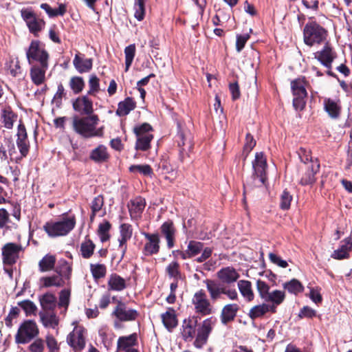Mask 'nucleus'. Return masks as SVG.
I'll list each match as a JSON object with an SVG mask.
<instances>
[{
    "mask_svg": "<svg viewBox=\"0 0 352 352\" xmlns=\"http://www.w3.org/2000/svg\"><path fill=\"white\" fill-rule=\"evenodd\" d=\"M99 118L97 115L83 118H74L72 122L74 130L85 138L102 137L103 135V126L97 128Z\"/></svg>",
    "mask_w": 352,
    "mask_h": 352,
    "instance_id": "1",
    "label": "nucleus"
},
{
    "mask_svg": "<svg viewBox=\"0 0 352 352\" xmlns=\"http://www.w3.org/2000/svg\"><path fill=\"white\" fill-rule=\"evenodd\" d=\"M252 166L254 170V175L249 181L246 182V184H244V201H245V195L254 186L258 187L263 185L266 180L267 160L263 153L260 152L256 153L255 159L252 162Z\"/></svg>",
    "mask_w": 352,
    "mask_h": 352,
    "instance_id": "2",
    "label": "nucleus"
},
{
    "mask_svg": "<svg viewBox=\"0 0 352 352\" xmlns=\"http://www.w3.org/2000/svg\"><path fill=\"white\" fill-rule=\"evenodd\" d=\"M76 226L74 216H63L58 221H50L43 226V229L51 237L63 236L69 233Z\"/></svg>",
    "mask_w": 352,
    "mask_h": 352,
    "instance_id": "3",
    "label": "nucleus"
},
{
    "mask_svg": "<svg viewBox=\"0 0 352 352\" xmlns=\"http://www.w3.org/2000/svg\"><path fill=\"white\" fill-rule=\"evenodd\" d=\"M327 36V30L316 21L309 22L304 27V43L309 47L321 44L326 41Z\"/></svg>",
    "mask_w": 352,
    "mask_h": 352,
    "instance_id": "4",
    "label": "nucleus"
},
{
    "mask_svg": "<svg viewBox=\"0 0 352 352\" xmlns=\"http://www.w3.org/2000/svg\"><path fill=\"white\" fill-rule=\"evenodd\" d=\"M152 126L148 123H143L135 126L133 128V132L136 135L135 149L142 151H147L151 147V142L153 139L151 133Z\"/></svg>",
    "mask_w": 352,
    "mask_h": 352,
    "instance_id": "5",
    "label": "nucleus"
},
{
    "mask_svg": "<svg viewBox=\"0 0 352 352\" xmlns=\"http://www.w3.org/2000/svg\"><path fill=\"white\" fill-rule=\"evenodd\" d=\"M204 283L206 285L210 300L217 301L221 298V294L226 295L232 300L238 299V294L234 289H227L221 286L219 283L212 279H206Z\"/></svg>",
    "mask_w": 352,
    "mask_h": 352,
    "instance_id": "6",
    "label": "nucleus"
},
{
    "mask_svg": "<svg viewBox=\"0 0 352 352\" xmlns=\"http://www.w3.org/2000/svg\"><path fill=\"white\" fill-rule=\"evenodd\" d=\"M303 164L300 167L301 174L300 184L311 185L316 182L315 175L319 170L320 164L318 162L312 160L306 156L305 159H302Z\"/></svg>",
    "mask_w": 352,
    "mask_h": 352,
    "instance_id": "7",
    "label": "nucleus"
},
{
    "mask_svg": "<svg viewBox=\"0 0 352 352\" xmlns=\"http://www.w3.org/2000/svg\"><path fill=\"white\" fill-rule=\"evenodd\" d=\"M36 323L32 320L24 321L19 327L15 336L16 342L19 344L29 342L38 334Z\"/></svg>",
    "mask_w": 352,
    "mask_h": 352,
    "instance_id": "8",
    "label": "nucleus"
},
{
    "mask_svg": "<svg viewBox=\"0 0 352 352\" xmlns=\"http://www.w3.org/2000/svg\"><path fill=\"white\" fill-rule=\"evenodd\" d=\"M305 86V78H298L291 82L292 90L294 96L293 104L296 109L302 110L305 107V98L307 95Z\"/></svg>",
    "mask_w": 352,
    "mask_h": 352,
    "instance_id": "9",
    "label": "nucleus"
},
{
    "mask_svg": "<svg viewBox=\"0 0 352 352\" xmlns=\"http://www.w3.org/2000/svg\"><path fill=\"white\" fill-rule=\"evenodd\" d=\"M67 342L74 352H81L86 344V329L82 326H76L67 336Z\"/></svg>",
    "mask_w": 352,
    "mask_h": 352,
    "instance_id": "10",
    "label": "nucleus"
},
{
    "mask_svg": "<svg viewBox=\"0 0 352 352\" xmlns=\"http://www.w3.org/2000/svg\"><path fill=\"white\" fill-rule=\"evenodd\" d=\"M192 303L195 313L201 316L210 315L213 311L210 300L203 289H200L194 294L192 298Z\"/></svg>",
    "mask_w": 352,
    "mask_h": 352,
    "instance_id": "11",
    "label": "nucleus"
},
{
    "mask_svg": "<svg viewBox=\"0 0 352 352\" xmlns=\"http://www.w3.org/2000/svg\"><path fill=\"white\" fill-rule=\"evenodd\" d=\"M26 56L30 64L34 60L38 62L40 65L48 63L49 55L45 50L40 47L39 42L37 41L31 42L26 52Z\"/></svg>",
    "mask_w": 352,
    "mask_h": 352,
    "instance_id": "12",
    "label": "nucleus"
},
{
    "mask_svg": "<svg viewBox=\"0 0 352 352\" xmlns=\"http://www.w3.org/2000/svg\"><path fill=\"white\" fill-rule=\"evenodd\" d=\"M216 320L213 318H208L202 322L201 327L197 329V334L194 342L196 348L201 349L206 342L209 334L215 324Z\"/></svg>",
    "mask_w": 352,
    "mask_h": 352,
    "instance_id": "13",
    "label": "nucleus"
},
{
    "mask_svg": "<svg viewBox=\"0 0 352 352\" xmlns=\"http://www.w3.org/2000/svg\"><path fill=\"white\" fill-rule=\"evenodd\" d=\"M1 250L3 264L12 265L19 259V253L23 250V247L21 244L7 243L3 246Z\"/></svg>",
    "mask_w": 352,
    "mask_h": 352,
    "instance_id": "14",
    "label": "nucleus"
},
{
    "mask_svg": "<svg viewBox=\"0 0 352 352\" xmlns=\"http://www.w3.org/2000/svg\"><path fill=\"white\" fill-rule=\"evenodd\" d=\"M314 56L325 67L331 69L332 63L336 57V54L331 45L326 43L321 50L314 53Z\"/></svg>",
    "mask_w": 352,
    "mask_h": 352,
    "instance_id": "15",
    "label": "nucleus"
},
{
    "mask_svg": "<svg viewBox=\"0 0 352 352\" xmlns=\"http://www.w3.org/2000/svg\"><path fill=\"white\" fill-rule=\"evenodd\" d=\"M144 236L147 240L144 244L143 252L146 256L157 254L160 251V237L157 234H149L144 232Z\"/></svg>",
    "mask_w": 352,
    "mask_h": 352,
    "instance_id": "16",
    "label": "nucleus"
},
{
    "mask_svg": "<svg viewBox=\"0 0 352 352\" xmlns=\"http://www.w3.org/2000/svg\"><path fill=\"white\" fill-rule=\"evenodd\" d=\"M178 146L179 147V159L183 162L186 157L189 156V153L192 151L193 144L190 134H185L182 132L178 135Z\"/></svg>",
    "mask_w": 352,
    "mask_h": 352,
    "instance_id": "17",
    "label": "nucleus"
},
{
    "mask_svg": "<svg viewBox=\"0 0 352 352\" xmlns=\"http://www.w3.org/2000/svg\"><path fill=\"white\" fill-rule=\"evenodd\" d=\"M113 315L120 321H130L136 318L138 313L134 309H128L124 303L118 301Z\"/></svg>",
    "mask_w": 352,
    "mask_h": 352,
    "instance_id": "18",
    "label": "nucleus"
},
{
    "mask_svg": "<svg viewBox=\"0 0 352 352\" xmlns=\"http://www.w3.org/2000/svg\"><path fill=\"white\" fill-rule=\"evenodd\" d=\"M22 16L25 21L30 31L36 35L45 26V21L38 19L32 12H22Z\"/></svg>",
    "mask_w": 352,
    "mask_h": 352,
    "instance_id": "19",
    "label": "nucleus"
},
{
    "mask_svg": "<svg viewBox=\"0 0 352 352\" xmlns=\"http://www.w3.org/2000/svg\"><path fill=\"white\" fill-rule=\"evenodd\" d=\"M72 105L74 109L80 114L91 116L94 111L93 102L87 96L77 98Z\"/></svg>",
    "mask_w": 352,
    "mask_h": 352,
    "instance_id": "20",
    "label": "nucleus"
},
{
    "mask_svg": "<svg viewBox=\"0 0 352 352\" xmlns=\"http://www.w3.org/2000/svg\"><path fill=\"white\" fill-rule=\"evenodd\" d=\"M48 68V63L40 65H33L30 71V75L32 82L38 86L45 81V73Z\"/></svg>",
    "mask_w": 352,
    "mask_h": 352,
    "instance_id": "21",
    "label": "nucleus"
},
{
    "mask_svg": "<svg viewBox=\"0 0 352 352\" xmlns=\"http://www.w3.org/2000/svg\"><path fill=\"white\" fill-rule=\"evenodd\" d=\"M16 144L22 156L25 157L29 152L30 144L25 126L19 124L17 131Z\"/></svg>",
    "mask_w": 352,
    "mask_h": 352,
    "instance_id": "22",
    "label": "nucleus"
},
{
    "mask_svg": "<svg viewBox=\"0 0 352 352\" xmlns=\"http://www.w3.org/2000/svg\"><path fill=\"white\" fill-rule=\"evenodd\" d=\"M217 276L222 283L232 284L239 279L240 275L234 267H226L219 270Z\"/></svg>",
    "mask_w": 352,
    "mask_h": 352,
    "instance_id": "23",
    "label": "nucleus"
},
{
    "mask_svg": "<svg viewBox=\"0 0 352 352\" xmlns=\"http://www.w3.org/2000/svg\"><path fill=\"white\" fill-rule=\"evenodd\" d=\"M145 206V199L141 197H137L131 199L128 204L131 219H137L140 217Z\"/></svg>",
    "mask_w": 352,
    "mask_h": 352,
    "instance_id": "24",
    "label": "nucleus"
},
{
    "mask_svg": "<svg viewBox=\"0 0 352 352\" xmlns=\"http://www.w3.org/2000/svg\"><path fill=\"white\" fill-rule=\"evenodd\" d=\"M197 320L194 318H188L184 320L182 323V336L185 340H191L196 333Z\"/></svg>",
    "mask_w": 352,
    "mask_h": 352,
    "instance_id": "25",
    "label": "nucleus"
},
{
    "mask_svg": "<svg viewBox=\"0 0 352 352\" xmlns=\"http://www.w3.org/2000/svg\"><path fill=\"white\" fill-rule=\"evenodd\" d=\"M162 234L167 241V247L172 248L175 245L176 229L172 221H165L160 228Z\"/></svg>",
    "mask_w": 352,
    "mask_h": 352,
    "instance_id": "26",
    "label": "nucleus"
},
{
    "mask_svg": "<svg viewBox=\"0 0 352 352\" xmlns=\"http://www.w3.org/2000/svg\"><path fill=\"white\" fill-rule=\"evenodd\" d=\"M239 309V307L237 304H228L226 305L221 311V320L224 324H226L229 322L232 321L236 316L237 311Z\"/></svg>",
    "mask_w": 352,
    "mask_h": 352,
    "instance_id": "27",
    "label": "nucleus"
},
{
    "mask_svg": "<svg viewBox=\"0 0 352 352\" xmlns=\"http://www.w3.org/2000/svg\"><path fill=\"white\" fill-rule=\"evenodd\" d=\"M268 312L276 313L274 306H270V304L267 303H262L252 307L250 309L249 316L252 319H255L263 317Z\"/></svg>",
    "mask_w": 352,
    "mask_h": 352,
    "instance_id": "28",
    "label": "nucleus"
},
{
    "mask_svg": "<svg viewBox=\"0 0 352 352\" xmlns=\"http://www.w3.org/2000/svg\"><path fill=\"white\" fill-rule=\"evenodd\" d=\"M138 336L136 333H132L128 336H121L117 342L118 351H126L133 349L137 344Z\"/></svg>",
    "mask_w": 352,
    "mask_h": 352,
    "instance_id": "29",
    "label": "nucleus"
},
{
    "mask_svg": "<svg viewBox=\"0 0 352 352\" xmlns=\"http://www.w3.org/2000/svg\"><path fill=\"white\" fill-rule=\"evenodd\" d=\"M161 318L164 327L170 331L177 325L176 312L173 308H168L165 313L162 314Z\"/></svg>",
    "mask_w": 352,
    "mask_h": 352,
    "instance_id": "30",
    "label": "nucleus"
},
{
    "mask_svg": "<svg viewBox=\"0 0 352 352\" xmlns=\"http://www.w3.org/2000/svg\"><path fill=\"white\" fill-rule=\"evenodd\" d=\"M73 64L76 69L80 73L89 72L93 65V60L91 58L84 59L80 56L79 53L75 55L73 60Z\"/></svg>",
    "mask_w": 352,
    "mask_h": 352,
    "instance_id": "31",
    "label": "nucleus"
},
{
    "mask_svg": "<svg viewBox=\"0 0 352 352\" xmlns=\"http://www.w3.org/2000/svg\"><path fill=\"white\" fill-rule=\"evenodd\" d=\"M352 250V241L351 239L347 238L342 241V244L340 248L336 250L331 254V257L334 259H344L347 258L349 256V251Z\"/></svg>",
    "mask_w": 352,
    "mask_h": 352,
    "instance_id": "32",
    "label": "nucleus"
},
{
    "mask_svg": "<svg viewBox=\"0 0 352 352\" xmlns=\"http://www.w3.org/2000/svg\"><path fill=\"white\" fill-rule=\"evenodd\" d=\"M238 288L241 296L247 302H251L254 298V293L252 289V283L249 280H241L238 282Z\"/></svg>",
    "mask_w": 352,
    "mask_h": 352,
    "instance_id": "33",
    "label": "nucleus"
},
{
    "mask_svg": "<svg viewBox=\"0 0 352 352\" xmlns=\"http://www.w3.org/2000/svg\"><path fill=\"white\" fill-rule=\"evenodd\" d=\"M286 298L285 291L275 289L270 292L268 296L264 300L266 302H271L270 306H274L276 311L277 306L282 304Z\"/></svg>",
    "mask_w": 352,
    "mask_h": 352,
    "instance_id": "34",
    "label": "nucleus"
},
{
    "mask_svg": "<svg viewBox=\"0 0 352 352\" xmlns=\"http://www.w3.org/2000/svg\"><path fill=\"white\" fill-rule=\"evenodd\" d=\"M109 289L113 291H122L126 287L125 279L116 274L110 275L108 280Z\"/></svg>",
    "mask_w": 352,
    "mask_h": 352,
    "instance_id": "35",
    "label": "nucleus"
},
{
    "mask_svg": "<svg viewBox=\"0 0 352 352\" xmlns=\"http://www.w3.org/2000/svg\"><path fill=\"white\" fill-rule=\"evenodd\" d=\"M135 108V102L131 98L128 97L124 101L118 103L116 114L119 116H124L128 115Z\"/></svg>",
    "mask_w": 352,
    "mask_h": 352,
    "instance_id": "36",
    "label": "nucleus"
},
{
    "mask_svg": "<svg viewBox=\"0 0 352 352\" xmlns=\"http://www.w3.org/2000/svg\"><path fill=\"white\" fill-rule=\"evenodd\" d=\"M41 321L44 327L55 329L58 324V319L54 313L39 312Z\"/></svg>",
    "mask_w": 352,
    "mask_h": 352,
    "instance_id": "37",
    "label": "nucleus"
},
{
    "mask_svg": "<svg viewBox=\"0 0 352 352\" xmlns=\"http://www.w3.org/2000/svg\"><path fill=\"white\" fill-rule=\"evenodd\" d=\"M324 106L325 111L331 118H336L340 115L341 107L337 101L331 98H325Z\"/></svg>",
    "mask_w": 352,
    "mask_h": 352,
    "instance_id": "38",
    "label": "nucleus"
},
{
    "mask_svg": "<svg viewBox=\"0 0 352 352\" xmlns=\"http://www.w3.org/2000/svg\"><path fill=\"white\" fill-rule=\"evenodd\" d=\"M89 157L97 163L106 162L109 158L107 148L104 145H99L91 152Z\"/></svg>",
    "mask_w": 352,
    "mask_h": 352,
    "instance_id": "39",
    "label": "nucleus"
},
{
    "mask_svg": "<svg viewBox=\"0 0 352 352\" xmlns=\"http://www.w3.org/2000/svg\"><path fill=\"white\" fill-rule=\"evenodd\" d=\"M40 282L43 287H63L65 282L60 275L45 276L40 278Z\"/></svg>",
    "mask_w": 352,
    "mask_h": 352,
    "instance_id": "40",
    "label": "nucleus"
},
{
    "mask_svg": "<svg viewBox=\"0 0 352 352\" xmlns=\"http://www.w3.org/2000/svg\"><path fill=\"white\" fill-rule=\"evenodd\" d=\"M1 118L3 126L7 129H12L14 123L17 120V115H16L10 108L3 109Z\"/></svg>",
    "mask_w": 352,
    "mask_h": 352,
    "instance_id": "41",
    "label": "nucleus"
},
{
    "mask_svg": "<svg viewBox=\"0 0 352 352\" xmlns=\"http://www.w3.org/2000/svg\"><path fill=\"white\" fill-rule=\"evenodd\" d=\"M41 307L44 310H52L56 306V298L51 293H46L39 298Z\"/></svg>",
    "mask_w": 352,
    "mask_h": 352,
    "instance_id": "42",
    "label": "nucleus"
},
{
    "mask_svg": "<svg viewBox=\"0 0 352 352\" xmlns=\"http://www.w3.org/2000/svg\"><path fill=\"white\" fill-rule=\"evenodd\" d=\"M41 8L46 12L47 15L50 17H56L57 16H63L65 14L67 11L66 6L63 3H60L58 5V9H53L51 6L47 3H42L40 6Z\"/></svg>",
    "mask_w": 352,
    "mask_h": 352,
    "instance_id": "43",
    "label": "nucleus"
},
{
    "mask_svg": "<svg viewBox=\"0 0 352 352\" xmlns=\"http://www.w3.org/2000/svg\"><path fill=\"white\" fill-rule=\"evenodd\" d=\"M55 263V256L47 254L39 261V270L41 272L51 271L54 268Z\"/></svg>",
    "mask_w": 352,
    "mask_h": 352,
    "instance_id": "44",
    "label": "nucleus"
},
{
    "mask_svg": "<svg viewBox=\"0 0 352 352\" xmlns=\"http://www.w3.org/2000/svg\"><path fill=\"white\" fill-rule=\"evenodd\" d=\"M90 271L94 279L97 280L105 277L107 274V267L104 264L91 263Z\"/></svg>",
    "mask_w": 352,
    "mask_h": 352,
    "instance_id": "45",
    "label": "nucleus"
},
{
    "mask_svg": "<svg viewBox=\"0 0 352 352\" xmlns=\"http://www.w3.org/2000/svg\"><path fill=\"white\" fill-rule=\"evenodd\" d=\"M283 287L284 289L287 290L289 293L294 294L302 292L304 289L302 283L296 278H293L291 280L283 283Z\"/></svg>",
    "mask_w": 352,
    "mask_h": 352,
    "instance_id": "46",
    "label": "nucleus"
},
{
    "mask_svg": "<svg viewBox=\"0 0 352 352\" xmlns=\"http://www.w3.org/2000/svg\"><path fill=\"white\" fill-rule=\"evenodd\" d=\"M69 87L74 94H80L85 87V81L80 76H73L69 82Z\"/></svg>",
    "mask_w": 352,
    "mask_h": 352,
    "instance_id": "47",
    "label": "nucleus"
},
{
    "mask_svg": "<svg viewBox=\"0 0 352 352\" xmlns=\"http://www.w3.org/2000/svg\"><path fill=\"white\" fill-rule=\"evenodd\" d=\"M95 245L89 239H86L80 245V252L84 258H90L94 254Z\"/></svg>",
    "mask_w": 352,
    "mask_h": 352,
    "instance_id": "48",
    "label": "nucleus"
},
{
    "mask_svg": "<svg viewBox=\"0 0 352 352\" xmlns=\"http://www.w3.org/2000/svg\"><path fill=\"white\" fill-rule=\"evenodd\" d=\"M125 54V71L127 72L131 67L135 54V45L131 44L124 49Z\"/></svg>",
    "mask_w": 352,
    "mask_h": 352,
    "instance_id": "49",
    "label": "nucleus"
},
{
    "mask_svg": "<svg viewBox=\"0 0 352 352\" xmlns=\"http://www.w3.org/2000/svg\"><path fill=\"white\" fill-rule=\"evenodd\" d=\"M166 271L169 277L174 278L175 280H177L181 278L179 264L177 261H173L169 263L166 268Z\"/></svg>",
    "mask_w": 352,
    "mask_h": 352,
    "instance_id": "50",
    "label": "nucleus"
},
{
    "mask_svg": "<svg viewBox=\"0 0 352 352\" xmlns=\"http://www.w3.org/2000/svg\"><path fill=\"white\" fill-rule=\"evenodd\" d=\"M104 205V198L102 195L96 197L91 204V219H93L96 213L100 211Z\"/></svg>",
    "mask_w": 352,
    "mask_h": 352,
    "instance_id": "51",
    "label": "nucleus"
},
{
    "mask_svg": "<svg viewBox=\"0 0 352 352\" xmlns=\"http://www.w3.org/2000/svg\"><path fill=\"white\" fill-rule=\"evenodd\" d=\"M99 82V78L95 74L90 76L89 79V89L87 92L89 95L95 96L100 91Z\"/></svg>",
    "mask_w": 352,
    "mask_h": 352,
    "instance_id": "52",
    "label": "nucleus"
},
{
    "mask_svg": "<svg viewBox=\"0 0 352 352\" xmlns=\"http://www.w3.org/2000/svg\"><path fill=\"white\" fill-rule=\"evenodd\" d=\"M110 228L111 224L108 221H104L99 225L98 232L102 242L107 241L109 239L110 236L109 231Z\"/></svg>",
    "mask_w": 352,
    "mask_h": 352,
    "instance_id": "53",
    "label": "nucleus"
},
{
    "mask_svg": "<svg viewBox=\"0 0 352 352\" xmlns=\"http://www.w3.org/2000/svg\"><path fill=\"white\" fill-rule=\"evenodd\" d=\"M204 247V244L199 241H190L187 250L191 257H194L201 252Z\"/></svg>",
    "mask_w": 352,
    "mask_h": 352,
    "instance_id": "54",
    "label": "nucleus"
},
{
    "mask_svg": "<svg viewBox=\"0 0 352 352\" xmlns=\"http://www.w3.org/2000/svg\"><path fill=\"white\" fill-rule=\"evenodd\" d=\"M134 10L135 17L138 21H142L144 19L145 14L144 0H135Z\"/></svg>",
    "mask_w": 352,
    "mask_h": 352,
    "instance_id": "55",
    "label": "nucleus"
},
{
    "mask_svg": "<svg viewBox=\"0 0 352 352\" xmlns=\"http://www.w3.org/2000/svg\"><path fill=\"white\" fill-rule=\"evenodd\" d=\"M256 289L261 299L265 300L270 294V286L260 279L256 281Z\"/></svg>",
    "mask_w": 352,
    "mask_h": 352,
    "instance_id": "56",
    "label": "nucleus"
},
{
    "mask_svg": "<svg viewBox=\"0 0 352 352\" xmlns=\"http://www.w3.org/2000/svg\"><path fill=\"white\" fill-rule=\"evenodd\" d=\"M18 305L20 306L25 312L26 315L35 314L37 309L35 304L29 300H23L18 302Z\"/></svg>",
    "mask_w": 352,
    "mask_h": 352,
    "instance_id": "57",
    "label": "nucleus"
},
{
    "mask_svg": "<svg viewBox=\"0 0 352 352\" xmlns=\"http://www.w3.org/2000/svg\"><path fill=\"white\" fill-rule=\"evenodd\" d=\"M131 172H138L145 176H151L153 170L148 164L133 165L129 168Z\"/></svg>",
    "mask_w": 352,
    "mask_h": 352,
    "instance_id": "58",
    "label": "nucleus"
},
{
    "mask_svg": "<svg viewBox=\"0 0 352 352\" xmlns=\"http://www.w3.org/2000/svg\"><path fill=\"white\" fill-rule=\"evenodd\" d=\"M70 290L63 289L59 293L58 306L67 308L69 304Z\"/></svg>",
    "mask_w": 352,
    "mask_h": 352,
    "instance_id": "59",
    "label": "nucleus"
},
{
    "mask_svg": "<svg viewBox=\"0 0 352 352\" xmlns=\"http://www.w3.org/2000/svg\"><path fill=\"white\" fill-rule=\"evenodd\" d=\"M8 71L14 77L18 76L21 73V69L18 60H11L8 66Z\"/></svg>",
    "mask_w": 352,
    "mask_h": 352,
    "instance_id": "60",
    "label": "nucleus"
},
{
    "mask_svg": "<svg viewBox=\"0 0 352 352\" xmlns=\"http://www.w3.org/2000/svg\"><path fill=\"white\" fill-rule=\"evenodd\" d=\"M292 196L286 190H284L280 196V206L283 210H287L290 207Z\"/></svg>",
    "mask_w": 352,
    "mask_h": 352,
    "instance_id": "61",
    "label": "nucleus"
},
{
    "mask_svg": "<svg viewBox=\"0 0 352 352\" xmlns=\"http://www.w3.org/2000/svg\"><path fill=\"white\" fill-rule=\"evenodd\" d=\"M46 344L50 352H56L59 347L55 338L52 335H47L45 338Z\"/></svg>",
    "mask_w": 352,
    "mask_h": 352,
    "instance_id": "62",
    "label": "nucleus"
},
{
    "mask_svg": "<svg viewBox=\"0 0 352 352\" xmlns=\"http://www.w3.org/2000/svg\"><path fill=\"white\" fill-rule=\"evenodd\" d=\"M249 38L250 35L248 34H239L236 36V49L238 52H240L242 50Z\"/></svg>",
    "mask_w": 352,
    "mask_h": 352,
    "instance_id": "63",
    "label": "nucleus"
},
{
    "mask_svg": "<svg viewBox=\"0 0 352 352\" xmlns=\"http://www.w3.org/2000/svg\"><path fill=\"white\" fill-rule=\"evenodd\" d=\"M30 352H43L44 350V343L43 340L38 338L35 340L30 346Z\"/></svg>",
    "mask_w": 352,
    "mask_h": 352,
    "instance_id": "64",
    "label": "nucleus"
}]
</instances>
